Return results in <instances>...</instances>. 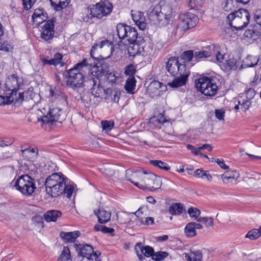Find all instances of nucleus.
<instances>
[{
	"label": "nucleus",
	"mask_w": 261,
	"mask_h": 261,
	"mask_svg": "<svg viewBox=\"0 0 261 261\" xmlns=\"http://www.w3.org/2000/svg\"><path fill=\"white\" fill-rule=\"evenodd\" d=\"M215 114L216 117L219 120L224 119L225 112L222 109H216Z\"/></svg>",
	"instance_id": "nucleus-63"
},
{
	"label": "nucleus",
	"mask_w": 261,
	"mask_h": 261,
	"mask_svg": "<svg viewBox=\"0 0 261 261\" xmlns=\"http://www.w3.org/2000/svg\"><path fill=\"white\" fill-rule=\"evenodd\" d=\"M74 246L77 251V257L82 258H90L91 253L93 252V247L92 246L88 244H74ZM83 259V258H82ZM80 261H83L81 259Z\"/></svg>",
	"instance_id": "nucleus-18"
},
{
	"label": "nucleus",
	"mask_w": 261,
	"mask_h": 261,
	"mask_svg": "<svg viewBox=\"0 0 261 261\" xmlns=\"http://www.w3.org/2000/svg\"><path fill=\"white\" fill-rule=\"evenodd\" d=\"M22 154L25 156L31 155V158H36L38 153V150L37 147L29 148L24 150H21Z\"/></svg>",
	"instance_id": "nucleus-46"
},
{
	"label": "nucleus",
	"mask_w": 261,
	"mask_h": 261,
	"mask_svg": "<svg viewBox=\"0 0 261 261\" xmlns=\"http://www.w3.org/2000/svg\"><path fill=\"white\" fill-rule=\"evenodd\" d=\"M166 69L167 71L173 76H176L181 73V72L187 71V67L185 64L179 62L178 59L175 57L168 59L166 63Z\"/></svg>",
	"instance_id": "nucleus-11"
},
{
	"label": "nucleus",
	"mask_w": 261,
	"mask_h": 261,
	"mask_svg": "<svg viewBox=\"0 0 261 261\" xmlns=\"http://www.w3.org/2000/svg\"><path fill=\"white\" fill-rule=\"evenodd\" d=\"M152 119L153 121L161 124H164L167 121L162 114H159L156 117H154Z\"/></svg>",
	"instance_id": "nucleus-61"
},
{
	"label": "nucleus",
	"mask_w": 261,
	"mask_h": 261,
	"mask_svg": "<svg viewBox=\"0 0 261 261\" xmlns=\"http://www.w3.org/2000/svg\"><path fill=\"white\" fill-rule=\"evenodd\" d=\"M4 95H0V105L2 104H9L13 102L15 98L8 93H4Z\"/></svg>",
	"instance_id": "nucleus-41"
},
{
	"label": "nucleus",
	"mask_w": 261,
	"mask_h": 261,
	"mask_svg": "<svg viewBox=\"0 0 261 261\" xmlns=\"http://www.w3.org/2000/svg\"><path fill=\"white\" fill-rule=\"evenodd\" d=\"M169 212L172 215H180L182 212V205L180 203H173L169 207Z\"/></svg>",
	"instance_id": "nucleus-37"
},
{
	"label": "nucleus",
	"mask_w": 261,
	"mask_h": 261,
	"mask_svg": "<svg viewBox=\"0 0 261 261\" xmlns=\"http://www.w3.org/2000/svg\"><path fill=\"white\" fill-rule=\"evenodd\" d=\"M169 255V253L166 251H158L154 252L152 255V259L155 261H161L164 259Z\"/></svg>",
	"instance_id": "nucleus-42"
},
{
	"label": "nucleus",
	"mask_w": 261,
	"mask_h": 261,
	"mask_svg": "<svg viewBox=\"0 0 261 261\" xmlns=\"http://www.w3.org/2000/svg\"><path fill=\"white\" fill-rule=\"evenodd\" d=\"M47 18L46 13H44L42 9H36L35 10L32 19L33 23L36 25H39L45 20Z\"/></svg>",
	"instance_id": "nucleus-23"
},
{
	"label": "nucleus",
	"mask_w": 261,
	"mask_h": 261,
	"mask_svg": "<svg viewBox=\"0 0 261 261\" xmlns=\"http://www.w3.org/2000/svg\"><path fill=\"white\" fill-rule=\"evenodd\" d=\"M135 250L138 255V258L140 260H143L145 257H152L154 254V249L149 246H143L141 243H138L135 246Z\"/></svg>",
	"instance_id": "nucleus-14"
},
{
	"label": "nucleus",
	"mask_w": 261,
	"mask_h": 261,
	"mask_svg": "<svg viewBox=\"0 0 261 261\" xmlns=\"http://www.w3.org/2000/svg\"><path fill=\"white\" fill-rule=\"evenodd\" d=\"M12 45L9 44L7 41L0 42V50H1L9 51L10 50L12 49Z\"/></svg>",
	"instance_id": "nucleus-57"
},
{
	"label": "nucleus",
	"mask_w": 261,
	"mask_h": 261,
	"mask_svg": "<svg viewBox=\"0 0 261 261\" xmlns=\"http://www.w3.org/2000/svg\"><path fill=\"white\" fill-rule=\"evenodd\" d=\"M69 179L62 173H54L48 176L45 182V190L52 197L62 194L70 198L73 193L74 186L69 183Z\"/></svg>",
	"instance_id": "nucleus-1"
},
{
	"label": "nucleus",
	"mask_w": 261,
	"mask_h": 261,
	"mask_svg": "<svg viewBox=\"0 0 261 261\" xmlns=\"http://www.w3.org/2000/svg\"><path fill=\"white\" fill-rule=\"evenodd\" d=\"M188 213L192 218L195 220L198 219L199 216L200 215V211L196 207H191L188 210Z\"/></svg>",
	"instance_id": "nucleus-48"
},
{
	"label": "nucleus",
	"mask_w": 261,
	"mask_h": 261,
	"mask_svg": "<svg viewBox=\"0 0 261 261\" xmlns=\"http://www.w3.org/2000/svg\"><path fill=\"white\" fill-rule=\"evenodd\" d=\"M143 13L139 11L132 10L131 15L133 20L135 22V23L139 20Z\"/></svg>",
	"instance_id": "nucleus-55"
},
{
	"label": "nucleus",
	"mask_w": 261,
	"mask_h": 261,
	"mask_svg": "<svg viewBox=\"0 0 261 261\" xmlns=\"http://www.w3.org/2000/svg\"><path fill=\"white\" fill-rule=\"evenodd\" d=\"M98 48H103L105 50H108L110 51V54H111L113 50V42L108 39H104L101 41L95 43L92 47L90 51L91 58L87 60V62L89 63H91L92 65L88 64L87 65V66L92 67V73L95 72L96 77L98 79L99 76H102L104 75H106L109 70L108 66L106 64H100L99 65H98V63H96L95 62H94L93 63H92V61L93 60L97 61V58L94 56V52L95 50Z\"/></svg>",
	"instance_id": "nucleus-2"
},
{
	"label": "nucleus",
	"mask_w": 261,
	"mask_h": 261,
	"mask_svg": "<svg viewBox=\"0 0 261 261\" xmlns=\"http://www.w3.org/2000/svg\"><path fill=\"white\" fill-rule=\"evenodd\" d=\"M185 233L188 237H193L196 236V231L195 229L193 223H188L185 228Z\"/></svg>",
	"instance_id": "nucleus-39"
},
{
	"label": "nucleus",
	"mask_w": 261,
	"mask_h": 261,
	"mask_svg": "<svg viewBox=\"0 0 261 261\" xmlns=\"http://www.w3.org/2000/svg\"><path fill=\"white\" fill-rule=\"evenodd\" d=\"M172 17H168L167 14H164L162 11H160V13L158 15V18L155 19L153 23L160 27L165 26L168 24Z\"/></svg>",
	"instance_id": "nucleus-27"
},
{
	"label": "nucleus",
	"mask_w": 261,
	"mask_h": 261,
	"mask_svg": "<svg viewBox=\"0 0 261 261\" xmlns=\"http://www.w3.org/2000/svg\"><path fill=\"white\" fill-rule=\"evenodd\" d=\"M216 79L203 76L195 81V87L204 95L214 96L218 89Z\"/></svg>",
	"instance_id": "nucleus-6"
},
{
	"label": "nucleus",
	"mask_w": 261,
	"mask_h": 261,
	"mask_svg": "<svg viewBox=\"0 0 261 261\" xmlns=\"http://www.w3.org/2000/svg\"><path fill=\"white\" fill-rule=\"evenodd\" d=\"M239 177V173L238 171L234 170L231 172H226L222 175V178L225 184L229 182L236 183Z\"/></svg>",
	"instance_id": "nucleus-26"
},
{
	"label": "nucleus",
	"mask_w": 261,
	"mask_h": 261,
	"mask_svg": "<svg viewBox=\"0 0 261 261\" xmlns=\"http://www.w3.org/2000/svg\"><path fill=\"white\" fill-rule=\"evenodd\" d=\"M129 215L127 213H124L122 217L119 218V222L121 224H126L127 223H130L131 220Z\"/></svg>",
	"instance_id": "nucleus-59"
},
{
	"label": "nucleus",
	"mask_w": 261,
	"mask_h": 261,
	"mask_svg": "<svg viewBox=\"0 0 261 261\" xmlns=\"http://www.w3.org/2000/svg\"><path fill=\"white\" fill-rule=\"evenodd\" d=\"M251 104V102L249 99L243 100L241 103V110L245 112L249 109Z\"/></svg>",
	"instance_id": "nucleus-58"
},
{
	"label": "nucleus",
	"mask_w": 261,
	"mask_h": 261,
	"mask_svg": "<svg viewBox=\"0 0 261 261\" xmlns=\"http://www.w3.org/2000/svg\"><path fill=\"white\" fill-rule=\"evenodd\" d=\"M63 56L60 53H56L54 55L52 61H54V66L58 65L60 63V61L62 59Z\"/></svg>",
	"instance_id": "nucleus-62"
},
{
	"label": "nucleus",
	"mask_w": 261,
	"mask_h": 261,
	"mask_svg": "<svg viewBox=\"0 0 261 261\" xmlns=\"http://www.w3.org/2000/svg\"><path fill=\"white\" fill-rule=\"evenodd\" d=\"M160 8L159 6H151L147 11V15L149 19L153 22L158 18L160 13Z\"/></svg>",
	"instance_id": "nucleus-33"
},
{
	"label": "nucleus",
	"mask_w": 261,
	"mask_h": 261,
	"mask_svg": "<svg viewBox=\"0 0 261 261\" xmlns=\"http://www.w3.org/2000/svg\"><path fill=\"white\" fill-rule=\"evenodd\" d=\"M178 18L177 28L180 31H186L189 29L194 27L199 21L198 17L191 13L180 14Z\"/></svg>",
	"instance_id": "nucleus-9"
},
{
	"label": "nucleus",
	"mask_w": 261,
	"mask_h": 261,
	"mask_svg": "<svg viewBox=\"0 0 261 261\" xmlns=\"http://www.w3.org/2000/svg\"><path fill=\"white\" fill-rule=\"evenodd\" d=\"M88 84L92 86L91 89V93L94 97H99L103 93V87L99 86V80L97 77H93L86 81Z\"/></svg>",
	"instance_id": "nucleus-19"
},
{
	"label": "nucleus",
	"mask_w": 261,
	"mask_h": 261,
	"mask_svg": "<svg viewBox=\"0 0 261 261\" xmlns=\"http://www.w3.org/2000/svg\"><path fill=\"white\" fill-rule=\"evenodd\" d=\"M163 85L162 83L158 81H153L148 85L147 91L151 96L159 95L160 89Z\"/></svg>",
	"instance_id": "nucleus-25"
},
{
	"label": "nucleus",
	"mask_w": 261,
	"mask_h": 261,
	"mask_svg": "<svg viewBox=\"0 0 261 261\" xmlns=\"http://www.w3.org/2000/svg\"><path fill=\"white\" fill-rule=\"evenodd\" d=\"M144 182L142 190L154 191L160 189L162 186V180L160 177L154 173L149 172L145 173V177H143Z\"/></svg>",
	"instance_id": "nucleus-10"
},
{
	"label": "nucleus",
	"mask_w": 261,
	"mask_h": 261,
	"mask_svg": "<svg viewBox=\"0 0 261 261\" xmlns=\"http://www.w3.org/2000/svg\"><path fill=\"white\" fill-rule=\"evenodd\" d=\"M112 9V5L108 1L101 0L100 2L90 7L88 11L91 17L101 18L103 16L110 14Z\"/></svg>",
	"instance_id": "nucleus-8"
},
{
	"label": "nucleus",
	"mask_w": 261,
	"mask_h": 261,
	"mask_svg": "<svg viewBox=\"0 0 261 261\" xmlns=\"http://www.w3.org/2000/svg\"><path fill=\"white\" fill-rule=\"evenodd\" d=\"M136 24L138 26V28L141 31H144L146 28L147 24L146 22H145V17H144L143 14L140 17L139 20L136 22Z\"/></svg>",
	"instance_id": "nucleus-51"
},
{
	"label": "nucleus",
	"mask_w": 261,
	"mask_h": 261,
	"mask_svg": "<svg viewBox=\"0 0 261 261\" xmlns=\"http://www.w3.org/2000/svg\"><path fill=\"white\" fill-rule=\"evenodd\" d=\"M259 60V58L256 56L248 55L243 60L240 66V69H242L244 68L254 67L257 64Z\"/></svg>",
	"instance_id": "nucleus-24"
},
{
	"label": "nucleus",
	"mask_w": 261,
	"mask_h": 261,
	"mask_svg": "<svg viewBox=\"0 0 261 261\" xmlns=\"http://www.w3.org/2000/svg\"><path fill=\"white\" fill-rule=\"evenodd\" d=\"M90 64L87 59H84L82 62L76 64L74 68L66 71L64 74L65 77L67 79L66 85L69 87L75 90L83 86L85 81L84 75L82 73V68Z\"/></svg>",
	"instance_id": "nucleus-3"
},
{
	"label": "nucleus",
	"mask_w": 261,
	"mask_h": 261,
	"mask_svg": "<svg viewBox=\"0 0 261 261\" xmlns=\"http://www.w3.org/2000/svg\"><path fill=\"white\" fill-rule=\"evenodd\" d=\"M214 46L212 45L209 46L208 50H204L200 51H196L194 54V60L193 61H197L198 60L211 56L214 53Z\"/></svg>",
	"instance_id": "nucleus-29"
},
{
	"label": "nucleus",
	"mask_w": 261,
	"mask_h": 261,
	"mask_svg": "<svg viewBox=\"0 0 261 261\" xmlns=\"http://www.w3.org/2000/svg\"><path fill=\"white\" fill-rule=\"evenodd\" d=\"M221 6L226 12L233 11L238 7L237 1L236 0H222Z\"/></svg>",
	"instance_id": "nucleus-30"
},
{
	"label": "nucleus",
	"mask_w": 261,
	"mask_h": 261,
	"mask_svg": "<svg viewBox=\"0 0 261 261\" xmlns=\"http://www.w3.org/2000/svg\"><path fill=\"white\" fill-rule=\"evenodd\" d=\"M214 219L212 217H200L197 219V222L204 224L206 227H212L213 226Z\"/></svg>",
	"instance_id": "nucleus-45"
},
{
	"label": "nucleus",
	"mask_w": 261,
	"mask_h": 261,
	"mask_svg": "<svg viewBox=\"0 0 261 261\" xmlns=\"http://www.w3.org/2000/svg\"><path fill=\"white\" fill-rule=\"evenodd\" d=\"M146 171L141 172H135L132 175V177L127 178L128 181L131 182L135 186L137 187L140 189H143V183L144 182V179L143 177H145Z\"/></svg>",
	"instance_id": "nucleus-20"
},
{
	"label": "nucleus",
	"mask_w": 261,
	"mask_h": 261,
	"mask_svg": "<svg viewBox=\"0 0 261 261\" xmlns=\"http://www.w3.org/2000/svg\"><path fill=\"white\" fill-rule=\"evenodd\" d=\"M54 27L55 24L53 20H47L43 25V31H46V33L54 32Z\"/></svg>",
	"instance_id": "nucleus-49"
},
{
	"label": "nucleus",
	"mask_w": 261,
	"mask_h": 261,
	"mask_svg": "<svg viewBox=\"0 0 261 261\" xmlns=\"http://www.w3.org/2000/svg\"><path fill=\"white\" fill-rule=\"evenodd\" d=\"M117 33H132L136 32L135 28L127 25L123 23H118L116 26Z\"/></svg>",
	"instance_id": "nucleus-34"
},
{
	"label": "nucleus",
	"mask_w": 261,
	"mask_h": 261,
	"mask_svg": "<svg viewBox=\"0 0 261 261\" xmlns=\"http://www.w3.org/2000/svg\"><path fill=\"white\" fill-rule=\"evenodd\" d=\"M260 236V230L258 229H252L248 232L245 236V238H248L251 240H255L258 239Z\"/></svg>",
	"instance_id": "nucleus-40"
},
{
	"label": "nucleus",
	"mask_w": 261,
	"mask_h": 261,
	"mask_svg": "<svg viewBox=\"0 0 261 261\" xmlns=\"http://www.w3.org/2000/svg\"><path fill=\"white\" fill-rule=\"evenodd\" d=\"M79 231L73 232H61L60 237L65 243H73L75 241L76 239L80 236Z\"/></svg>",
	"instance_id": "nucleus-22"
},
{
	"label": "nucleus",
	"mask_w": 261,
	"mask_h": 261,
	"mask_svg": "<svg viewBox=\"0 0 261 261\" xmlns=\"http://www.w3.org/2000/svg\"><path fill=\"white\" fill-rule=\"evenodd\" d=\"M23 84V80L21 78L19 77L16 74L11 75L7 80L5 85L6 88L8 89L7 90L8 93L13 95H16V92L19 89L20 86Z\"/></svg>",
	"instance_id": "nucleus-12"
},
{
	"label": "nucleus",
	"mask_w": 261,
	"mask_h": 261,
	"mask_svg": "<svg viewBox=\"0 0 261 261\" xmlns=\"http://www.w3.org/2000/svg\"><path fill=\"white\" fill-rule=\"evenodd\" d=\"M139 37L138 34H113V42L119 46L129 45Z\"/></svg>",
	"instance_id": "nucleus-13"
},
{
	"label": "nucleus",
	"mask_w": 261,
	"mask_h": 261,
	"mask_svg": "<svg viewBox=\"0 0 261 261\" xmlns=\"http://www.w3.org/2000/svg\"><path fill=\"white\" fill-rule=\"evenodd\" d=\"M101 125L103 130L109 131L111 130L113 128V122L107 120L102 121L101 122Z\"/></svg>",
	"instance_id": "nucleus-52"
},
{
	"label": "nucleus",
	"mask_w": 261,
	"mask_h": 261,
	"mask_svg": "<svg viewBox=\"0 0 261 261\" xmlns=\"http://www.w3.org/2000/svg\"><path fill=\"white\" fill-rule=\"evenodd\" d=\"M62 213L58 210H50L44 214V218L46 222H55L58 218L61 217Z\"/></svg>",
	"instance_id": "nucleus-28"
},
{
	"label": "nucleus",
	"mask_w": 261,
	"mask_h": 261,
	"mask_svg": "<svg viewBox=\"0 0 261 261\" xmlns=\"http://www.w3.org/2000/svg\"><path fill=\"white\" fill-rule=\"evenodd\" d=\"M191 256L193 258L192 259H193V261H201L202 257L201 251L200 250L191 251Z\"/></svg>",
	"instance_id": "nucleus-54"
},
{
	"label": "nucleus",
	"mask_w": 261,
	"mask_h": 261,
	"mask_svg": "<svg viewBox=\"0 0 261 261\" xmlns=\"http://www.w3.org/2000/svg\"><path fill=\"white\" fill-rule=\"evenodd\" d=\"M36 0H22L24 8L29 10L31 9Z\"/></svg>",
	"instance_id": "nucleus-60"
},
{
	"label": "nucleus",
	"mask_w": 261,
	"mask_h": 261,
	"mask_svg": "<svg viewBox=\"0 0 261 261\" xmlns=\"http://www.w3.org/2000/svg\"><path fill=\"white\" fill-rule=\"evenodd\" d=\"M194 56L193 51L189 50L183 52L181 54V57L185 61L189 62L192 60H194Z\"/></svg>",
	"instance_id": "nucleus-47"
},
{
	"label": "nucleus",
	"mask_w": 261,
	"mask_h": 261,
	"mask_svg": "<svg viewBox=\"0 0 261 261\" xmlns=\"http://www.w3.org/2000/svg\"><path fill=\"white\" fill-rule=\"evenodd\" d=\"M190 74V71L187 69L186 71H182L179 73L174 80L171 82L168 83V85L171 88H178L186 85L188 81V77Z\"/></svg>",
	"instance_id": "nucleus-16"
},
{
	"label": "nucleus",
	"mask_w": 261,
	"mask_h": 261,
	"mask_svg": "<svg viewBox=\"0 0 261 261\" xmlns=\"http://www.w3.org/2000/svg\"><path fill=\"white\" fill-rule=\"evenodd\" d=\"M106 76H107V81L109 83H115L116 82L117 79L118 78V76H116V73L115 72H110L109 71H108Z\"/></svg>",
	"instance_id": "nucleus-56"
},
{
	"label": "nucleus",
	"mask_w": 261,
	"mask_h": 261,
	"mask_svg": "<svg viewBox=\"0 0 261 261\" xmlns=\"http://www.w3.org/2000/svg\"><path fill=\"white\" fill-rule=\"evenodd\" d=\"M226 64L230 69L236 70L238 67L241 66V62L236 58H231L226 61Z\"/></svg>",
	"instance_id": "nucleus-43"
},
{
	"label": "nucleus",
	"mask_w": 261,
	"mask_h": 261,
	"mask_svg": "<svg viewBox=\"0 0 261 261\" xmlns=\"http://www.w3.org/2000/svg\"><path fill=\"white\" fill-rule=\"evenodd\" d=\"M149 163L151 165L165 171H168L170 169V167L167 163L161 160H150Z\"/></svg>",
	"instance_id": "nucleus-38"
},
{
	"label": "nucleus",
	"mask_w": 261,
	"mask_h": 261,
	"mask_svg": "<svg viewBox=\"0 0 261 261\" xmlns=\"http://www.w3.org/2000/svg\"><path fill=\"white\" fill-rule=\"evenodd\" d=\"M203 4L202 0H190L189 3V6L191 9L199 10Z\"/></svg>",
	"instance_id": "nucleus-44"
},
{
	"label": "nucleus",
	"mask_w": 261,
	"mask_h": 261,
	"mask_svg": "<svg viewBox=\"0 0 261 261\" xmlns=\"http://www.w3.org/2000/svg\"><path fill=\"white\" fill-rule=\"evenodd\" d=\"M11 184L25 196H31L36 189L34 179L28 174L19 176Z\"/></svg>",
	"instance_id": "nucleus-4"
},
{
	"label": "nucleus",
	"mask_w": 261,
	"mask_h": 261,
	"mask_svg": "<svg viewBox=\"0 0 261 261\" xmlns=\"http://www.w3.org/2000/svg\"><path fill=\"white\" fill-rule=\"evenodd\" d=\"M136 86V81L134 76H130L127 79L124 86L125 90L127 93L131 94H134V90Z\"/></svg>",
	"instance_id": "nucleus-31"
},
{
	"label": "nucleus",
	"mask_w": 261,
	"mask_h": 261,
	"mask_svg": "<svg viewBox=\"0 0 261 261\" xmlns=\"http://www.w3.org/2000/svg\"><path fill=\"white\" fill-rule=\"evenodd\" d=\"M50 2L56 11H60L67 7L70 0H50Z\"/></svg>",
	"instance_id": "nucleus-32"
},
{
	"label": "nucleus",
	"mask_w": 261,
	"mask_h": 261,
	"mask_svg": "<svg viewBox=\"0 0 261 261\" xmlns=\"http://www.w3.org/2000/svg\"><path fill=\"white\" fill-rule=\"evenodd\" d=\"M250 16L249 12L245 9H240L229 14L227 18L230 21V28L233 27L236 31L241 30L249 23Z\"/></svg>",
	"instance_id": "nucleus-5"
},
{
	"label": "nucleus",
	"mask_w": 261,
	"mask_h": 261,
	"mask_svg": "<svg viewBox=\"0 0 261 261\" xmlns=\"http://www.w3.org/2000/svg\"><path fill=\"white\" fill-rule=\"evenodd\" d=\"M260 34H243L241 36L244 43L250 44L259 38Z\"/></svg>",
	"instance_id": "nucleus-36"
},
{
	"label": "nucleus",
	"mask_w": 261,
	"mask_h": 261,
	"mask_svg": "<svg viewBox=\"0 0 261 261\" xmlns=\"http://www.w3.org/2000/svg\"><path fill=\"white\" fill-rule=\"evenodd\" d=\"M62 114L63 110L61 108L55 107L50 109L48 113L41 118L42 127L49 131L51 129V126L55 125L56 122H62L63 119Z\"/></svg>",
	"instance_id": "nucleus-7"
},
{
	"label": "nucleus",
	"mask_w": 261,
	"mask_h": 261,
	"mask_svg": "<svg viewBox=\"0 0 261 261\" xmlns=\"http://www.w3.org/2000/svg\"><path fill=\"white\" fill-rule=\"evenodd\" d=\"M136 72V67L133 64H129L125 67L124 73L126 75L130 76H134Z\"/></svg>",
	"instance_id": "nucleus-50"
},
{
	"label": "nucleus",
	"mask_w": 261,
	"mask_h": 261,
	"mask_svg": "<svg viewBox=\"0 0 261 261\" xmlns=\"http://www.w3.org/2000/svg\"><path fill=\"white\" fill-rule=\"evenodd\" d=\"M160 10L167 14L168 17H173L176 7V0H162L160 2Z\"/></svg>",
	"instance_id": "nucleus-15"
},
{
	"label": "nucleus",
	"mask_w": 261,
	"mask_h": 261,
	"mask_svg": "<svg viewBox=\"0 0 261 261\" xmlns=\"http://www.w3.org/2000/svg\"><path fill=\"white\" fill-rule=\"evenodd\" d=\"M144 42L143 38L142 36H139L138 38L130 43L127 48L129 56L134 57L136 55L141 52L143 48L142 45Z\"/></svg>",
	"instance_id": "nucleus-17"
},
{
	"label": "nucleus",
	"mask_w": 261,
	"mask_h": 261,
	"mask_svg": "<svg viewBox=\"0 0 261 261\" xmlns=\"http://www.w3.org/2000/svg\"><path fill=\"white\" fill-rule=\"evenodd\" d=\"M49 96L51 97V98L56 99L61 96L60 92L58 90H54L53 89H50Z\"/></svg>",
	"instance_id": "nucleus-64"
},
{
	"label": "nucleus",
	"mask_w": 261,
	"mask_h": 261,
	"mask_svg": "<svg viewBox=\"0 0 261 261\" xmlns=\"http://www.w3.org/2000/svg\"><path fill=\"white\" fill-rule=\"evenodd\" d=\"M58 261H72L70 251L67 247H64L58 259Z\"/></svg>",
	"instance_id": "nucleus-35"
},
{
	"label": "nucleus",
	"mask_w": 261,
	"mask_h": 261,
	"mask_svg": "<svg viewBox=\"0 0 261 261\" xmlns=\"http://www.w3.org/2000/svg\"><path fill=\"white\" fill-rule=\"evenodd\" d=\"M40 60L44 66L46 65H54V61L51 59H49L48 57L46 58L44 55H41L40 56Z\"/></svg>",
	"instance_id": "nucleus-53"
},
{
	"label": "nucleus",
	"mask_w": 261,
	"mask_h": 261,
	"mask_svg": "<svg viewBox=\"0 0 261 261\" xmlns=\"http://www.w3.org/2000/svg\"><path fill=\"white\" fill-rule=\"evenodd\" d=\"M95 215L97 217L98 222L101 224H105L111 220V213L101 208L94 211Z\"/></svg>",
	"instance_id": "nucleus-21"
}]
</instances>
